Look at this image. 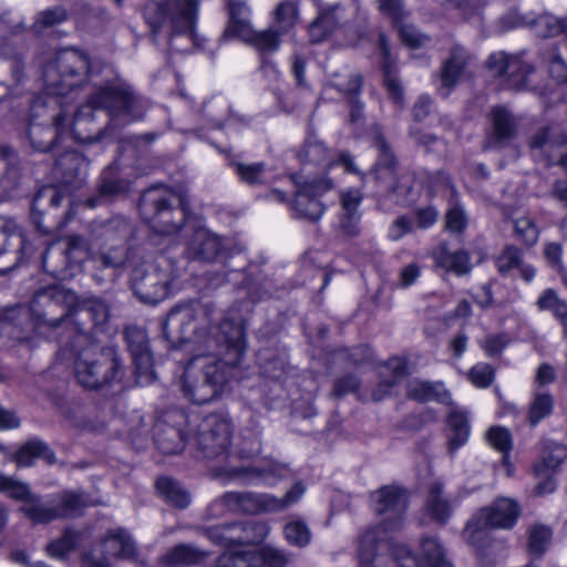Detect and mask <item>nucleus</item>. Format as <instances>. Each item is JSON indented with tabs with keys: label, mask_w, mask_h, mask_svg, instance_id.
<instances>
[{
	"label": "nucleus",
	"mask_w": 567,
	"mask_h": 567,
	"mask_svg": "<svg viewBox=\"0 0 567 567\" xmlns=\"http://www.w3.org/2000/svg\"><path fill=\"white\" fill-rule=\"evenodd\" d=\"M90 75L89 55L76 49L59 51L43 69L45 96L37 97L31 105L30 120L24 133L29 147L48 153L65 138L89 142L90 130L82 127L72 101L66 96L84 84Z\"/></svg>",
	"instance_id": "f257e3e1"
},
{
	"label": "nucleus",
	"mask_w": 567,
	"mask_h": 567,
	"mask_svg": "<svg viewBox=\"0 0 567 567\" xmlns=\"http://www.w3.org/2000/svg\"><path fill=\"white\" fill-rule=\"evenodd\" d=\"M76 297L72 291L59 286H50L37 291L28 308L35 320L37 333L61 340L74 338L80 344H87L92 331L109 320V307L99 299H89L71 309Z\"/></svg>",
	"instance_id": "f03ea898"
},
{
	"label": "nucleus",
	"mask_w": 567,
	"mask_h": 567,
	"mask_svg": "<svg viewBox=\"0 0 567 567\" xmlns=\"http://www.w3.org/2000/svg\"><path fill=\"white\" fill-rule=\"evenodd\" d=\"M221 331L228 344V349L223 350L224 359L214 355L196 357L188 363L181 379V390L193 403L205 404L219 395L241 360L245 351L244 327L225 323Z\"/></svg>",
	"instance_id": "7ed1b4c3"
},
{
	"label": "nucleus",
	"mask_w": 567,
	"mask_h": 567,
	"mask_svg": "<svg viewBox=\"0 0 567 567\" xmlns=\"http://www.w3.org/2000/svg\"><path fill=\"white\" fill-rule=\"evenodd\" d=\"M215 309L209 303L192 301L175 306L167 315L163 323V333L172 347H181L184 343H196L207 349H228L225 342V333L221 326L225 323L241 324L240 321L225 319L212 328Z\"/></svg>",
	"instance_id": "20e7f679"
},
{
	"label": "nucleus",
	"mask_w": 567,
	"mask_h": 567,
	"mask_svg": "<svg viewBox=\"0 0 567 567\" xmlns=\"http://www.w3.org/2000/svg\"><path fill=\"white\" fill-rule=\"evenodd\" d=\"M101 326L92 331L87 344H80L74 338L61 340L60 351L74 357V374L78 383L85 389L96 390L118 381L122 377V363L113 348L93 346L95 334L103 329Z\"/></svg>",
	"instance_id": "39448f33"
},
{
	"label": "nucleus",
	"mask_w": 567,
	"mask_h": 567,
	"mask_svg": "<svg viewBox=\"0 0 567 567\" xmlns=\"http://www.w3.org/2000/svg\"><path fill=\"white\" fill-rule=\"evenodd\" d=\"M82 125L93 121L95 110L104 111L110 125L122 126L143 117L145 107L142 99L125 82H112L95 87L86 103L75 107Z\"/></svg>",
	"instance_id": "423d86ee"
},
{
	"label": "nucleus",
	"mask_w": 567,
	"mask_h": 567,
	"mask_svg": "<svg viewBox=\"0 0 567 567\" xmlns=\"http://www.w3.org/2000/svg\"><path fill=\"white\" fill-rule=\"evenodd\" d=\"M199 0H148L144 18L154 38L163 35L173 48L175 38L196 42L195 25Z\"/></svg>",
	"instance_id": "0eeeda50"
},
{
	"label": "nucleus",
	"mask_w": 567,
	"mask_h": 567,
	"mask_svg": "<svg viewBox=\"0 0 567 567\" xmlns=\"http://www.w3.org/2000/svg\"><path fill=\"white\" fill-rule=\"evenodd\" d=\"M140 213L154 231L175 235L184 227L189 208L185 196L165 186H153L142 194Z\"/></svg>",
	"instance_id": "6e6552de"
},
{
	"label": "nucleus",
	"mask_w": 567,
	"mask_h": 567,
	"mask_svg": "<svg viewBox=\"0 0 567 567\" xmlns=\"http://www.w3.org/2000/svg\"><path fill=\"white\" fill-rule=\"evenodd\" d=\"M179 276L176 265L167 257L143 260L131 275L135 296L145 303L155 305L168 297L174 280Z\"/></svg>",
	"instance_id": "1a4fd4ad"
},
{
	"label": "nucleus",
	"mask_w": 567,
	"mask_h": 567,
	"mask_svg": "<svg viewBox=\"0 0 567 567\" xmlns=\"http://www.w3.org/2000/svg\"><path fill=\"white\" fill-rule=\"evenodd\" d=\"M194 437L205 458L223 461L228 456L231 446V421L224 414H209L199 422Z\"/></svg>",
	"instance_id": "9d476101"
},
{
	"label": "nucleus",
	"mask_w": 567,
	"mask_h": 567,
	"mask_svg": "<svg viewBox=\"0 0 567 567\" xmlns=\"http://www.w3.org/2000/svg\"><path fill=\"white\" fill-rule=\"evenodd\" d=\"M520 515L517 502L499 497L488 507L482 508L467 523L464 534L470 542L475 543L488 528H512Z\"/></svg>",
	"instance_id": "9b49d317"
},
{
	"label": "nucleus",
	"mask_w": 567,
	"mask_h": 567,
	"mask_svg": "<svg viewBox=\"0 0 567 567\" xmlns=\"http://www.w3.org/2000/svg\"><path fill=\"white\" fill-rule=\"evenodd\" d=\"M135 555V545L131 536L123 529L111 530L103 542L92 550L84 553V567H110L112 559H130Z\"/></svg>",
	"instance_id": "f8f14e48"
},
{
	"label": "nucleus",
	"mask_w": 567,
	"mask_h": 567,
	"mask_svg": "<svg viewBox=\"0 0 567 567\" xmlns=\"http://www.w3.org/2000/svg\"><path fill=\"white\" fill-rule=\"evenodd\" d=\"M391 555L398 563V567H454L447 559L443 546L436 538L426 537L421 543L420 558L401 544L390 547Z\"/></svg>",
	"instance_id": "ddd939ff"
},
{
	"label": "nucleus",
	"mask_w": 567,
	"mask_h": 567,
	"mask_svg": "<svg viewBox=\"0 0 567 567\" xmlns=\"http://www.w3.org/2000/svg\"><path fill=\"white\" fill-rule=\"evenodd\" d=\"M372 499L375 504V512L380 515H388L378 528L383 532L400 528V518L408 504L405 491L398 486H384L372 494Z\"/></svg>",
	"instance_id": "4468645a"
},
{
	"label": "nucleus",
	"mask_w": 567,
	"mask_h": 567,
	"mask_svg": "<svg viewBox=\"0 0 567 567\" xmlns=\"http://www.w3.org/2000/svg\"><path fill=\"white\" fill-rule=\"evenodd\" d=\"M333 187L329 178H319L307 182L296 194L293 210L297 217L306 218L310 221H318L323 215L324 207L318 200V197Z\"/></svg>",
	"instance_id": "2eb2a0df"
},
{
	"label": "nucleus",
	"mask_w": 567,
	"mask_h": 567,
	"mask_svg": "<svg viewBox=\"0 0 567 567\" xmlns=\"http://www.w3.org/2000/svg\"><path fill=\"white\" fill-rule=\"evenodd\" d=\"M0 236L2 237L0 271L4 272L14 268L22 260L25 240L18 223L7 216H0Z\"/></svg>",
	"instance_id": "dca6fc26"
},
{
	"label": "nucleus",
	"mask_w": 567,
	"mask_h": 567,
	"mask_svg": "<svg viewBox=\"0 0 567 567\" xmlns=\"http://www.w3.org/2000/svg\"><path fill=\"white\" fill-rule=\"evenodd\" d=\"M188 260L214 262L227 257L224 240L206 228H198L185 248Z\"/></svg>",
	"instance_id": "f3484780"
},
{
	"label": "nucleus",
	"mask_w": 567,
	"mask_h": 567,
	"mask_svg": "<svg viewBox=\"0 0 567 567\" xmlns=\"http://www.w3.org/2000/svg\"><path fill=\"white\" fill-rule=\"evenodd\" d=\"M286 468L272 463L252 467H219L215 470L216 477L227 481H239L244 484L275 485L285 476Z\"/></svg>",
	"instance_id": "a211bd4d"
},
{
	"label": "nucleus",
	"mask_w": 567,
	"mask_h": 567,
	"mask_svg": "<svg viewBox=\"0 0 567 567\" xmlns=\"http://www.w3.org/2000/svg\"><path fill=\"white\" fill-rule=\"evenodd\" d=\"M125 339L131 351L138 379L148 382L154 379L153 355L148 348L146 331L138 327L125 330Z\"/></svg>",
	"instance_id": "6ab92c4d"
},
{
	"label": "nucleus",
	"mask_w": 567,
	"mask_h": 567,
	"mask_svg": "<svg viewBox=\"0 0 567 567\" xmlns=\"http://www.w3.org/2000/svg\"><path fill=\"white\" fill-rule=\"evenodd\" d=\"M22 177V164L18 151L0 144V202L8 199L18 188Z\"/></svg>",
	"instance_id": "aec40b11"
},
{
	"label": "nucleus",
	"mask_w": 567,
	"mask_h": 567,
	"mask_svg": "<svg viewBox=\"0 0 567 567\" xmlns=\"http://www.w3.org/2000/svg\"><path fill=\"white\" fill-rule=\"evenodd\" d=\"M34 318L32 311L24 306H16L4 312L0 321V334L11 340H28L33 331Z\"/></svg>",
	"instance_id": "412c9836"
},
{
	"label": "nucleus",
	"mask_w": 567,
	"mask_h": 567,
	"mask_svg": "<svg viewBox=\"0 0 567 567\" xmlns=\"http://www.w3.org/2000/svg\"><path fill=\"white\" fill-rule=\"evenodd\" d=\"M380 381L372 391V399L381 401L392 394L393 390L406 378V361L402 358H391L379 365Z\"/></svg>",
	"instance_id": "4be33fe9"
},
{
	"label": "nucleus",
	"mask_w": 567,
	"mask_h": 567,
	"mask_svg": "<svg viewBox=\"0 0 567 567\" xmlns=\"http://www.w3.org/2000/svg\"><path fill=\"white\" fill-rule=\"evenodd\" d=\"M380 155L374 168L375 179L383 185L385 192L396 193V161L383 138L377 142Z\"/></svg>",
	"instance_id": "5701e85b"
},
{
	"label": "nucleus",
	"mask_w": 567,
	"mask_h": 567,
	"mask_svg": "<svg viewBox=\"0 0 567 567\" xmlns=\"http://www.w3.org/2000/svg\"><path fill=\"white\" fill-rule=\"evenodd\" d=\"M406 395L419 402L437 401L444 404L451 403V394L442 382H429L419 379L410 380L406 384Z\"/></svg>",
	"instance_id": "b1692460"
},
{
	"label": "nucleus",
	"mask_w": 567,
	"mask_h": 567,
	"mask_svg": "<svg viewBox=\"0 0 567 567\" xmlns=\"http://www.w3.org/2000/svg\"><path fill=\"white\" fill-rule=\"evenodd\" d=\"M435 265L447 272L463 276L470 272V255L463 250H451L445 244L440 245L433 252Z\"/></svg>",
	"instance_id": "393cba45"
},
{
	"label": "nucleus",
	"mask_w": 567,
	"mask_h": 567,
	"mask_svg": "<svg viewBox=\"0 0 567 567\" xmlns=\"http://www.w3.org/2000/svg\"><path fill=\"white\" fill-rule=\"evenodd\" d=\"M58 519L73 518L82 515L91 505L89 498L76 491H62L52 497Z\"/></svg>",
	"instance_id": "a878e982"
},
{
	"label": "nucleus",
	"mask_w": 567,
	"mask_h": 567,
	"mask_svg": "<svg viewBox=\"0 0 567 567\" xmlns=\"http://www.w3.org/2000/svg\"><path fill=\"white\" fill-rule=\"evenodd\" d=\"M250 10L245 2H229V21L225 30V37H236L241 41L252 31L249 20Z\"/></svg>",
	"instance_id": "bb28decb"
},
{
	"label": "nucleus",
	"mask_w": 567,
	"mask_h": 567,
	"mask_svg": "<svg viewBox=\"0 0 567 567\" xmlns=\"http://www.w3.org/2000/svg\"><path fill=\"white\" fill-rule=\"evenodd\" d=\"M343 19V11L339 6H330L321 9L318 18L310 24L309 33L313 42L322 41L334 31Z\"/></svg>",
	"instance_id": "cd10ccee"
},
{
	"label": "nucleus",
	"mask_w": 567,
	"mask_h": 567,
	"mask_svg": "<svg viewBox=\"0 0 567 567\" xmlns=\"http://www.w3.org/2000/svg\"><path fill=\"white\" fill-rule=\"evenodd\" d=\"M305 491V486L297 483L282 497L267 493L258 494V513L282 512L296 504Z\"/></svg>",
	"instance_id": "c85d7f7f"
},
{
	"label": "nucleus",
	"mask_w": 567,
	"mask_h": 567,
	"mask_svg": "<svg viewBox=\"0 0 567 567\" xmlns=\"http://www.w3.org/2000/svg\"><path fill=\"white\" fill-rule=\"evenodd\" d=\"M468 54L461 47L451 51L450 58L443 63L441 71V84L444 89L453 87L465 72L468 63Z\"/></svg>",
	"instance_id": "c756f323"
},
{
	"label": "nucleus",
	"mask_w": 567,
	"mask_h": 567,
	"mask_svg": "<svg viewBox=\"0 0 567 567\" xmlns=\"http://www.w3.org/2000/svg\"><path fill=\"white\" fill-rule=\"evenodd\" d=\"M567 460V446L556 443L546 442L542 452L539 462L534 465L536 478L547 475V472L555 473L558 467Z\"/></svg>",
	"instance_id": "7c9ffc66"
},
{
	"label": "nucleus",
	"mask_w": 567,
	"mask_h": 567,
	"mask_svg": "<svg viewBox=\"0 0 567 567\" xmlns=\"http://www.w3.org/2000/svg\"><path fill=\"white\" fill-rule=\"evenodd\" d=\"M155 444L164 454L178 453L185 445L184 432L175 425L158 423L155 426Z\"/></svg>",
	"instance_id": "2f4dec72"
},
{
	"label": "nucleus",
	"mask_w": 567,
	"mask_h": 567,
	"mask_svg": "<svg viewBox=\"0 0 567 567\" xmlns=\"http://www.w3.org/2000/svg\"><path fill=\"white\" fill-rule=\"evenodd\" d=\"M281 35L282 34L275 27L260 31L252 29L243 42L256 50L260 56H266L278 51L281 43Z\"/></svg>",
	"instance_id": "473e14b6"
},
{
	"label": "nucleus",
	"mask_w": 567,
	"mask_h": 567,
	"mask_svg": "<svg viewBox=\"0 0 567 567\" xmlns=\"http://www.w3.org/2000/svg\"><path fill=\"white\" fill-rule=\"evenodd\" d=\"M264 529L265 526L254 522L228 524L226 532L229 548L258 543L264 538Z\"/></svg>",
	"instance_id": "72a5a7b5"
},
{
	"label": "nucleus",
	"mask_w": 567,
	"mask_h": 567,
	"mask_svg": "<svg viewBox=\"0 0 567 567\" xmlns=\"http://www.w3.org/2000/svg\"><path fill=\"white\" fill-rule=\"evenodd\" d=\"M496 266L502 274L518 269L522 278L527 282L532 281L536 274L534 267L522 262V251L514 246L504 248L496 259Z\"/></svg>",
	"instance_id": "f704fd0d"
},
{
	"label": "nucleus",
	"mask_w": 567,
	"mask_h": 567,
	"mask_svg": "<svg viewBox=\"0 0 567 567\" xmlns=\"http://www.w3.org/2000/svg\"><path fill=\"white\" fill-rule=\"evenodd\" d=\"M130 233V226L126 223H122L121 243L99 254L92 255V259L103 268H118L123 266L127 258L125 241Z\"/></svg>",
	"instance_id": "c9c22d12"
},
{
	"label": "nucleus",
	"mask_w": 567,
	"mask_h": 567,
	"mask_svg": "<svg viewBox=\"0 0 567 567\" xmlns=\"http://www.w3.org/2000/svg\"><path fill=\"white\" fill-rule=\"evenodd\" d=\"M35 458H42L48 464H54L56 462L53 451L40 440L27 442L13 456V460L19 466H30Z\"/></svg>",
	"instance_id": "e433bc0d"
},
{
	"label": "nucleus",
	"mask_w": 567,
	"mask_h": 567,
	"mask_svg": "<svg viewBox=\"0 0 567 567\" xmlns=\"http://www.w3.org/2000/svg\"><path fill=\"white\" fill-rule=\"evenodd\" d=\"M567 143V136L557 125H548L535 133L529 142L534 150H542L548 156H555L554 151Z\"/></svg>",
	"instance_id": "4c0bfd02"
},
{
	"label": "nucleus",
	"mask_w": 567,
	"mask_h": 567,
	"mask_svg": "<svg viewBox=\"0 0 567 567\" xmlns=\"http://www.w3.org/2000/svg\"><path fill=\"white\" fill-rule=\"evenodd\" d=\"M21 512L33 524H49L56 518L55 508L52 498L49 502H42L39 495L31 494L21 506Z\"/></svg>",
	"instance_id": "58836bf2"
},
{
	"label": "nucleus",
	"mask_w": 567,
	"mask_h": 567,
	"mask_svg": "<svg viewBox=\"0 0 567 567\" xmlns=\"http://www.w3.org/2000/svg\"><path fill=\"white\" fill-rule=\"evenodd\" d=\"M493 133L492 143H504L515 136L516 124L513 115L504 107L497 106L492 110Z\"/></svg>",
	"instance_id": "ea45409f"
},
{
	"label": "nucleus",
	"mask_w": 567,
	"mask_h": 567,
	"mask_svg": "<svg viewBox=\"0 0 567 567\" xmlns=\"http://www.w3.org/2000/svg\"><path fill=\"white\" fill-rule=\"evenodd\" d=\"M208 551L190 545L181 544L173 547L164 557V563L171 567L197 565L208 557Z\"/></svg>",
	"instance_id": "a19ab883"
},
{
	"label": "nucleus",
	"mask_w": 567,
	"mask_h": 567,
	"mask_svg": "<svg viewBox=\"0 0 567 567\" xmlns=\"http://www.w3.org/2000/svg\"><path fill=\"white\" fill-rule=\"evenodd\" d=\"M449 426V450L454 453L464 445L470 435V424L465 413L452 410L447 419Z\"/></svg>",
	"instance_id": "79ce46f5"
},
{
	"label": "nucleus",
	"mask_w": 567,
	"mask_h": 567,
	"mask_svg": "<svg viewBox=\"0 0 567 567\" xmlns=\"http://www.w3.org/2000/svg\"><path fill=\"white\" fill-rule=\"evenodd\" d=\"M130 184L125 179H120L111 176V171H105L102 174L100 184L97 186V198L87 200V205L94 207L100 200H110L118 195L127 193Z\"/></svg>",
	"instance_id": "37998d69"
},
{
	"label": "nucleus",
	"mask_w": 567,
	"mask_h": 567,
	"mask_svg": "<svg viewBox=\"0 0 567 567\" xmlns=\"http://www.w3.org/2000/svg\"><path fill=\"white\" fill-rule=\"evenodd\" d=\"M379 47L383 55V75H384V85L388 90L390 97L396 103L401 104L403 101V90L395 76L394 69L392 68L389 60V47L383 34L380 35Z\"/></svg>",
	"instance_id": "c03bdc74"
},
{
	"label": "nucleus",
	"mask_w": 567,
	"mask_h": 567,
	"mask_svg": "<svg viewBox=\"0 0 567 567\" xmlns=\"http://www.w3.org/2000/svg\"><path fill=\"white\" fill-rule=\"evenodd\" d=\"M444 486L441 482H434L430 486L426 507L432 517L439 523H445L451 515V505L443 495Z\"/></svg>",
	"instance_id": "a18cd8bd"
},
{
	"label": "nucleus",
	"mask_w": 567,
	"mask_h": 567,
	"mask_svg": "<svg viewBox=\"0 0 567 567\" xmlns=\"http://www.w3.org/2000/svg\"><path fill=\"white\" fill-rule=\"evenodd\" d=\"M536 305L539 310L550 311L567 334V301L560 299L554 289L548 288L543 291Z\"/></svg>",
	"instance_id": "49530a36"
},
{
	"label": "nucleus",
	"mask_w": 567,
	"mask_h": 567,
	"mask_svg": "<svg viewBox=\"0 0 567 567\" xmlns=\"http://www.w3.org/2000/svg\"><path fill=\"white\" fill-rule=\"evenodd\" d=\"M62 199V192L54 186H45L41 188L34 196L32 203V213L34 223L41 231L42 227L38 221L35 214H42L47 207H59L61 205ZM43 233H47V230H43Z\"/></svg>",
	"instance_id": "de8ad7c7"
},
{
	"label": "nucleus",
	"mask_w": 567,
	"mask_h": 567,
	"mask_svg": "<svg viewBox=\"0 0 567 567\" xmlns=\"http://www.w3.org/2000/svg\"><path fill=\"white\" fill-rule=\"evenodd\" d=\"M156 488L169 503L179 508L187 507L190 502L188 493L169 477H159L156 481Z\"/></svg>",
	"instance_id": "09e8293b"
},
{
	"label": "nucleus",
	"mask_w": 567,
	"mask_h": 567,
	"mask_svg": "<svg viewBox=\"0 0 567 567\" xmlns=\"http://www.w3.org/2000/svg\"><path fill=\"white\" fill-rule=\"evenodd\" d=\"M301 159L312 163L316 165H328L334 164L330 156V151L326 147L323 142L318 140L316 136H309L301 153Z\"/></svg>",
	"instance_id": "8fccbe9b"
},
{
	"label": "nucleus",
	"mask_w": 567,
	"mask_h": 567,
	"mask_svg": "<svg viewBox=\"0 0 567 567\" xmlns=\"http://www.w3.org/2000/svg\"><path fill=\"white\" fill-rule=\"evenodd\" d=\"M249 555L252 567H285L288 564L284 550L270 546L249 551Z\"/></svg>",
	"instance_id": "3c124183"
},
{
	"label": "nucleus",
	"mask_w": 567,
	"mask_h": 567,
	"mask_svg": "<svg viewBox=\"0 0 567 567\" xmlns=\"http://www.w3.org/2000/svg\"><path fill=\"white\" fill-rule=\"evenodd\" d=\"M554 409V398L547 392L535 393L527 412V422L530 426L537 425L549 416Z\"/></svg>",
	"instance_id": "603ef678"
},
{
	"label": "nucleus",
	"mask_w": 567,
	"mask_h": 567,
	"mask_svg": "<svg viewBox=\"0 0 567 567\" xmlns=\"http://www.w3.org/2000/svg\"><path fill=\"white\" fill-rule=\"evenodd\" d=\"M286 540L297 547H306L311 542V530L302 519H291L284 527Z\"/></svg>",
	"instance_id": "864d4df0"
},
{
	"label": "nucleus",
	"mask_w": 567,
	"mask_h": 567,
	"mask_svg": "<svg viewBox=\"0 0 567 567\" xmlns=\"http://www.w3.org/2000/svg\"><path fill=\"white\" fill-rule=\"evenodd\" d=\"M534 28L540 37H556L567 29V19L546 13L535 20Z\"/></svg>",
	"instance_id": "5fc2aeb1"
},
{
	"label": "nucleus",
	"mask_w": 567,
	"mask_h": 567,
	"mask_svg": "<svg viewBox=\"0 0 567 567\" xmlns=\"http://www.w3.org/2000/svg\"><path fill=\"white\" fill-rule=\"evenodd\" d=\"M231 165L241 182L251 186L264 183V163L245 164L240 162H233Z\"/></svg>",
	"instance_id": "6e6d98bb"
},
{
	"label": "nucleus",
	"mask_w": 567,
	"mask_h": 567,
	"mask_svg": "<svg viewBox=\"0 0 567 567\" xmlns=\"http://www.w3.org/2000/svg\"><path fill=\"white\" fill-rule=\"evenodd\" d=\"M298 20V10L295 2H281L275 11V24L277 30L284 34L288 32Z\"/></svg>",
	"instance_id": "4d7b16f0"
},
{
	"label": "nucleus",
	"mask_w": 567,
	"mask_h": 567,
	"mask_svg": "<svg viewBox=\"0 0 567 567\" xmlns=\"http://www.w3.org/2000/svg\"><path fill=\"white\" fill-rule=\"evenodd\" d=\"M79 539L80 534L78 532L66 529L62 537L47 546V551L51 557L62 558L76 547Z\"/></svg>",
	"instance_id": "13d9d810"
},
{
	"label": "nucleus",
	"mask_w": 567,
	"mask_h": 567,
	"mask_svg": "<svg viewBox=\"0 0 567 567\" xmlns=\"http://www.w3.org/2000/svg\"><path fill=\"white\" fill-rule=\"evenodd\" d=\"M0 493L23 503H25L31 495L28 484L3 474H0Z\"/></svg>",
	"instance_id": "bf43d9fd"
},
{
	"label": "nucleus",
	"mask_w": 567,
	"mask_h": 567,
	"mask_svg": "<svg viewBox=\"0 0 567 567\" xmlns=\"http://www.w3.org/2000/svg\"><path fill=\"white\" fill-rule=\"evenodd\" d=\"M381 529L368 530L361 538L359 546L360 567H372L375 559V542L380 540L378 534Z\"/></svg>",
	"instance_id": "052dcab7"
},
{
	"label": "nucleus",
	"mask_w": 567,
	"mask_h": 567,
	"mask_svg": "<svg viewBox=\"0 0 567 567\" xmlns=\"http://www.w3.org/2000/svg\"><path fill=\"white\" fill-rule=\"evenodd\" d=\"M551 529L545 525H534L528 533V547L533 554L542 555L551 539Z\"/></svg>",
	"instance_id": "680f3d73"
},
{
	"label": "nucleus",
	"mask_w": 567,
	"mask_h": 567,
	"mask_svg": "<svg viewBox=\"0 0 567 567\" xmlns=\"http://www.w3.org/2000/svg\"><path fill=\"white\" fill-rule=\"evenodd\" d=\"M330 85L344 94L349 100L360 93L362 82L361 76L358 73L349 72L344 76H337L330 82Z\"/></svg>",
	"instance_id": "e2e57ef3"
},
{
	"label": "nucleus",
	"mask_w": 567,
	"mask_h": 567,
	"mask_svg": "<svg viewBox=\"0 0 567 567\" xmlns=\"http://www.w3.org/2000/svg\"><path fill=\"white\" fill-rule=\"evenodd\" d=\"M340 215H362L360 205L363 200V194L358 188H347L340 192Z\"/></svg>",
	"instance_id": "0e129e2a"
},
{
	"label": "nucleus",
	"mask_w": 567,
	"mask_h": 567,
	"mask_svg": "<svg viewBox=\"0 0 567 567\" xmlns=\"http://www.w3.org/2000/svg\"><path fill=\"white\" fill-rule=\"evenodd\" d=\"M241 492H227L209 506L212 515L221 514L223 509L241 513Z\"/></svg>",
	"instance_id": "69168bd1"
},
{
	"label": "nucleus",
	"mask_w": 567,
	"mask_h": 567,
	"mask_svg": "<svg viewBox=\"0 0 567 567\" xmlns=\"http://www.w3.org/2000/svg\"><path fill=\"white\" fill-rule=\"evenodd\" d=\"M66 19V12L64 9L56 7L40 12L33 24L34 29L40 32L45 28L54 27Z\"/></svg>",
	"instance_id": "338daca9"
},
{
	"label": "nucleus",
	"mask_w": 567,
	"mask_h": 567,
	"mask_svg": "<svg viewBox=\"0 0 567 567\" xmlns=\"http://www.w3.org/2000/svg\"><path fill=\"white\" fill-rule=\"evenodd\" d=\"M215 567H252L249 551L224 553L216 560Z\"/></svg>",
	"instance_id": "774afa93"
}]
</instances>
